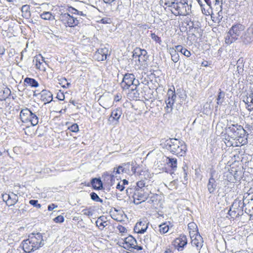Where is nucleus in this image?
<instances>
[{
    "label": "nucleus",
    "mask_w": 253,
    "mask_h": 253,
    "mask_svg": "<svg viewBox=\"0 0 253 253\" xmlns=\"http://www.w3.org/2000/svg\"><path fill=\"white\" fill-rule=\"evenodd\" d=\"M57 98L60 100H63L65 98L64 95L62 92H59L57 93Z\"/></svg>",
    "instance_id": "obj_56"
},
{
    "label": "nucleus",
    "mask_w": 253,
    "mask_h": 253,
    "mask_svg": "<svg viewBox=\"0 0 253 253\" xmlns=\"http://www.w3.org/2000/svg\"><path fill=\"white\" fill-rule=\"evenodd\" d=\"M122 114V112H111L108 121L110 124H116Z\"/></svg>",
    "instance_id": "obj_23"
},
{
    "label": "nucleus",
    "mask_w": 253,
    "mask_h": 253,
    "mask_svg": "<svg viewBox=\"0 0 253 253\" xmlns=\"http://www.w3.org/2000/svg\"><path fill=\"white\" fill-rule=\"evenodd\" d=\"M10 93V90L8 88H5L4 90H0V100H4Z\"/></svg>",
    "instance_id": "obj_36"
},
{
    "label": "nucleus",
    "mask_w": 253,
    "mask_h": 253,
    "mask_svg": "<svg viewBox=\"0 0 253 253\" xmlns=\"http://www.w3.org/2000/svg\"><path fill=\"white\" fill-rule=\"evenodd\" d=\"M135 53L139 54V57L138 60L139 63L141 65L146 62L148 58L147 52L145 49H141L139 48H136V52Z\"/></svg>",
    "instance_id": "obj_19"
},
{
    "label": "nucleus",
    "mask_w": 253,
    "mask_h": 253,
    "mask_svg": "<svg viewBox=\"0 0 253 253\" xmlns=\"http://www.w3.org/2000/svg\"><path fill=\"white\" fill-rule=\"evenodd\" d=\"M187 244V239L185 235H181L178 238L175 239L173 245L178 251H181Z\"/></svg>",
    "instance_id": "obj_10"
},
{
    "label": "nucleus",
    "mask_w": 253,
    "mask_h": 253,
    "mask_svg": "<svg viewBox=\"0 0 253 253\" xmlns=\"http://www.w3.org/2000/svg\"><path fill=\"white\" fill-rule=\"evenodd\" d=\"M232 209H233L230 207V210L228 211V214L232 217H238L243 214V213H240L239 211L236 214L237 211L234 210H232Z\"/></svg>",
    "instance_id": "obj_44"
},
{
    "label": "nucleus",
    "mask_w": 253,
    "mask_h": 253,
    "mask_svg": "<svg viewBox=\"0 0 253 253\" xmlns=\"http://www.w3.org/2000/svg\"><path fill=\"white\" fill-rule=\"evenodd\" d=\"M117 228L119 231V232L121 233H125L126 232V228L122 225H118V227H117Z\"/></svg>",
    "instance_id": "obj_54"
},
{
    "label": "nucleus",
    "mask_w": 253,
    "mask_h": 253,
    "mask_svg": "<svg viewBox=\"0 0 253 253\" xmlns=\"http://www.w3.org/2000/svg\"><path fill=\"white\" fill-rule=\"evenodd\" d=\"M107 176L108 179H110V182L109 183V184L111 186L114 184L115 182V177L117 176L115 175L114 173L109 174L108 172H106L104 174Z\"/></svg>",
    "instance_id": "obj_43"
},
{
    "label": "nucleus",
    "mask_w": 253,
    "mask_h": 253,
    "mask_svg": "<svg viewBox=\"0 0 253 253\" xmlns=\"http://www.w3.org/2000/svg\"><path fill=\"white\" fill-rule=\"evenodd\" d=\"M9 194L5 193L2 195V198L3 201L5 202L7 204V202L9 201Z\"/></svg>",
    "instance_id": "obj_55"
},
{
    "label": "nucleus",
    "mask_w": 253,
    "mask_h": 253,
    "mask_svg": "<svg viewBox=\"0 0 253 253\" xmlns=\"http://www.w3.org/2000/svg\"><path fill=\"white\" fill-rule=\"evenodd\" d=\"M150 192L148 189L141 190L138 189V190H135L133 196L134 203L138 205L147 200L149 195H150Z\"/></svg>",
    "instance_id": "obj_6"
},
{
    "label": "nucleus",
    "mask_w": 253,
    "mask_h": 253,
    "mask_svg": "<svg viewBox=\"0 0 253 253\" xmlns=\"http://www.w3.org/2000/svg\"><path fill=\"white\" fill-rule=\"evenodd\" d=\"M244 206V201L237 198L234 200L231 207L233 210L239 211L240 213H243Z\"/></svg>",
    "instance_id": "obj_18"
},
{
    "label": "nucleus",
    "mask_w": 253,
    "mask_h": 253,
    "mask_svg": "<svg viewBox=\"0 0 253 253\" xmlns=\"http://www.w3.org/2000/svg\"><path fill=\"white\" fill-rule=\"evenodd\" d=\"M33 63L35 64L37 69L42 71H45L46 64L42 56L40 55L35 56Z\"/></svg>",
    "instance_id": "obj_12"
},
{
    "label": "nucleus",
    "mask_w": 253,
    "mask_h": 253,
    "mask_svg": "<svg viewBox=\"0 0 253 253\" xmlns=\"http://www.w3.org/2000/svg\"><path fill=\"white\" fill-rule=\"evenodd\" d=\"M122 98V95L120 93H117L115 95L114 100L116 101H119Z\"/></svg>",
    "instance_id": "obj_60"
},
{
    "label": "nucleus",
    "mask_w": 253,
    "mask_h": 253,
    "mask_svg": "<svg viewBox=\"0 0 253 253\" xmlns=\"http://www.w3.org/2000/svg\"><path fill=\"white\" fill-rule=\"evenodd\" d=\"M82 212H83V214L86 215V216H91L93 215V212L90 210V209H84L82 211Z\"/></svg>",
    "instance_id": "obj_51"
},
{
    "label": "nucleus",
    "mask_w": 253,
    "mask_h": 253,
    "mask_svg": "<svg viewBox=\"0 0 253 253\" xmlns=\"http://www.w3.org/2000/svg\"><path fill=\"white\" fill-rule=\"evenodd\" d=\"M191 238V244L192 246L196 247L198 250H199L203 246V240L202 236L199 234H195L193 237V235L190 236Z\"/></svg>",
    "instance_id": "obj_14"
},
{
    "label": "nucleus",
    "mask_w": 253,
    "mask_h": 253,
    "mask_svg": "<svg viewBox=\"0 0 253 253\" xmlns=\"http://www.w3.org/2000/svg\"><path fill=\"white\" fill-rule=\"evenodd\" d=\"M120 241V243L123 245V247L126 249L129 250L130 248H135L137 244L136 240L132 236L129 235L125 238L124 240L122 239Z\"/></svg>",
    "instance_id": "obj_11"
},
{
    "label": "nucleus",
    "mask_w": 253,
    "mask_h": 253,
    "mask_svg": "<svg viewBox=\"0 0 253 253\" xmlns=\"http://www.w3.org/2000/svg\"><path fill=\"white\" fill-rule=\"evenodd\" d=\"M69 129L72 132H76L79 131V126L77 124H74L72 125Z\"/></svg>",
    "instance_id": "obj_48"
},
{
    "label": "nucleus",
    "mask_w": 253,
    "mask_h": 253,
    "mask_svg": "<svg viewBox=\"0 0 253 253\" xmlns=\"http://www.w3.org/2000/svg\"><path fill=\"white\" fill-rule=\"evenodd\" d=\"M175 48L178 52H181L182 54L187 57H190L191 55L190 51L188 50L185 48L183 47L181 45H177L175 46Z\"/></svg>",
    "instance_id": "obj_32"
},
{
    "label": "nucleus",
    "mask_w": 253,
    "mask_h": 253,
    "mask_svg": "<svg viewBox=\"0 0 253 253\" xmlns=\"http://www.w3.org/2000/svg\"><path fill=\"white\" fill-rule=\"evenodd\" d=\"M94 57L98 61H103L106 60L107 58L106 56H104V55H101L100 54H99L98 53H95Z\"/></svg>",
    "instance_id": "obj_50"
},
{
    "label": "nucleus",
    "mask_w": 253,
    "mask_h": 253,
    "mask_svg": "<svg viewBox=\"0 0 253 253\" xmlns=\"http://www.w3.org/2000/svg\"><path fill=\"white\" fill-rule=\"evenodd\" d=\"M57 207V206L54 204H50L49 205H48V210L49 211H52L53 209H54L55 208H56Z\"/></svg>",
    "instance_id": "obj_59"
},
{
    "label": "nucleus",
    "mask_w": 253,
    "mask_h": 253,
    "mask_svg": "<svg viewBox=\"0 0 253 253\" xmlns=\"http://www.w3.org/2000/svg\"><path fill=\"white\" fill-rule=\"evenodd\" d=\"M220 14H222V10L221 9L218 12V17H217V18L219 22L222 18V16Z\"/></svg>",
    "instance_id": "obj_61"
},
{
    "label": "nucleus",
    "mask_w": 253,
    "mask_h": 253,
    "mask_svg": "<svg viewBox=\"0 0 253 253\" xmlns=\"http://www.w3.org/2000/svg\"><path fill=\"white\" fill-rule=\"evenodd\" d=\"M40 17L45 20H54L55 16L51 12L44 11L40 14Z\"/></svg>",
    "instance_id": "obj_28"
},
{
    "label": "nucleus",
    "mask_w": 253,
    "mask_h": 253,
    "mask_svg": "<svg viewBox=\"0 0 253 253\" xmlns=\"http://www.w3.org/2000/svg\"><path fill=\"white\" fill-rule=\"evenodd\" d=\"M189 6L185 0H175L169 10L175 15H186Z\"/></svg>",
    "instance_id": "obj_4"
},
{
    "label": "nucleus",
    "mask_w": 253,
    "mask_h": 253,
    "mask_svg": "<svg viewBox=\"0 0 253 253\" xmlns=\"http://www.w3.org/2000/svg\"><path fill=\"white\" fill-rule=\"evenodd\" d=\"M116 188L120 191H122L124 189L125 187L123 186V184H121L120 182H119L116 186Z\"/></svg>",
    "instance_id": "obj_58"
},
{
    "label": "nucleus",
    "mask_w": 253,
    "mask_h": 253,
    "mask_svg": "<svg viewBox=\"0 0 253 253\" xmlns=\"http://www.w3.org/2000/svg\"><path fill=\"white\" fill-rule=\"evenodd\" d=\"M41 99L42 101L49 103L52 100V94L48 90H43L41 93Z\"/></svg>",
    "instance_id": "obj_22"
},
{
    "label": "nucleus",
    "mask_w": 253,
    "mask_h": 253,
    "mask_svg": "<svg viewBox=\"0 0 253 253\" xmlns=\"http://www.w3.org/2000/svg\"><path fill=\"white\" fill-rule=\"evenodd\" d=\"M29 203L38 209H40L42 207L41 205L38 204V201L36 200H31L29 201Z\"/></svg>",
    "instance_id": "obj_46"
},
{
    "label": "nucleus",
    "mask_w": 253,
    "mask_h": 253,
    "mask_svg": "<svg viewBox=\"0 0 253 253\" xmlns=\"http://www.w3.org/2000/svg\"><path fill=\"white\" fill-rule=\"evenodd\" d=\"M4 52L5 49L3 47L0 46V55L4 54Z\"/></svg>",
    "instance_id": "obj_63"
},
{
    "label": "nucleus",
    "mask_w": 253,
    "mask_h": 253,
    "mask_svg": "<svg viewBox=\"0 0 253 253\" xmlns=\"http://www.w3.org/2000/svg\"><path fill=\"white\" fill-rule=\"evenodd\" d=\"M22 16L26 19H29L31 17L30 8L29 5H23L21 7Z\"/></svg>",
    "instance_id": "obj_24"
},
{
    "label": "nucleus",
    "mask_w": 253,
    "mask_h": 253,
    "mask_svg": "<svg viewBox=\"0 0 253 253\" xmlns=\"http://www.w3.org/2000/svg\"><path fill=\"white\" fill-rule=\"evenodd\" d=\"M245 29V26L241 24H237L234 25L232 26L231 29L229 30L230 34H232L237 39L238 37L241 35L242 31Z\"/></svg>",
    "instance_id": "obj_13"
},
{
    "label": "nucleus",
    "mask_w": 253,
    "mask_h": 253,
    "mask_svg": "<svg viewBox=\"0 0 253 253\" xmlns=\"http://www.w3.org/2000/svg\"><path fill=\"white\" fill-rule=\"evenodd\" d=\"M91 183L94 189L100 190L103 188L102 182L100 178H94L92 179Z\"/></svg>",
    "instance_id": "obj_25"
},
{
    "label": "nucleus",
    "mask_w": 253,
    "mask_h": 253,
    "mask_svg": "<svg viewBox=\"0 0 253 253\" xmlns=\"http://www.w3.org/2000/svg\"><path fill=\"white\" fill-rule=\"evenodd\" d=\"M30 22L33 24H37L39 21V17L38 15H35L34 14L31 15Z\"/></svg>",
    "instance_id": "obj_49"
},
{
    "label": "nucleus",
    "mask_w": 253,
    "mask_h": 253,
    "mask_svg": "<svg viewBox=\"0 0 253 253\" xmlns=\"http://www.w3.org/2000/svg\"><path fill=\"white\" fill-rule=\"evenodd\" d=\"M138 189L141 190L148 189L147 186H146V182L145 180H140L136 183L135 190H138Z\"/></svg>",
    "instance_id": "obj_37"
},
{
    "label": "nucleus",
    "mask_w": 253,
    "mask_h": 253,
    "mask_svg": "<svg viewBox=\"0 0 253 253\" xmlns=\"http://www.w3.org/2000/svg\"><path fill=\"white\" fill-rule=\"evenodd\" d=\"M242 61L243 60H242L241 61V60L239 59L238 60V61H237V71L238 72V73H240L241 72H242L243 71V67L242 66V65H240V64H242Z\"/></svg>",
    "instance_id": "obj_52"
},
{
    "label": "nucleus",
    "mask_w": 253,
    "mask_h": 253,
    "mask_svg": "<svg viewBox=\"0 0 253 253\" xmlns=\"http://www.w3.org/2000/svg\"><path fill=\"white\" fill-rule=\"evenodd\" d=\"M188 228L189 230L190 235H193V237L195 234H199L197 225L194 222H190L188 224Z\"/></svg>",
    "instance_id": "obj_27"
},
{
    "label": "nucleus",
    "mask_w": 253,
    "mask_h": 253,
    "mask_svg": "<svg viewBox=\"0 0 253 253\" xmlns=\"http://www.w3.org/2000/svg\"><path fill=\"white\" fill-rule=\"evenodd\" d=\"M241 39L245 44H249L253 42V23L251 25L241 36Z\"/></svg>",
    "instance_id": "obj_9"
},
{
    "label": "nucleus",
    "mask_w": 253,
    "mask_h": 253,
    "mask_svg": "<svg viewBox=\"0 0 253 253\" xmlns=\"http://www.w3.org/2000/svg\"><path fill=\"white\" fill-rule=\"evenodd\" d=\"M54 221L56 223H62L64 222V218L62 215H59L54 219Z\"/></svg>",
    "instance_id": "obj_53"
},
{
    "label": "nucleus",
    "mask_w": 253,
    "mask_h": 253,
    "mask_svg": "<svg viewBox=\"0 0 253 253\" xmlns=\"http://www.w3.org/2000/svg\"><path fill=\"white\" fill-rule=\"evenodd\" d=\"M226 132L228 136L234 140H239L240 138L246 136V131L243 127L238 124H233L226 128Z\"/></svg>",
    "instance_id": "obj_3"
},
{
    "label": "nucleus",
    "mask_w": 253,
    "mask_h": 253,
    "mask_svg": "<svg viewBox=\"0 0 253 253\" xmlns=\"http://www.w3.org/2000/svg\"><path fill=\"white\" fill-rule=\"evenodd\" d=\"M90 198L92 200L95 201V202H100L101 203H103V200L101 199V198H100L99 197V196H98V195L95 193V192H91L90 194Z\"/></svg>",
    "instance_id": "obj_42"
},
{
    "label": "nucleus",
    "mask_w": 253,
    "mask_h": 253,
    "mask_svg": "<svg viewBox=\"0 0 253 253\" xmlns=\"http://www.w3.org/2000/svg\"><path fill=\"white\" fill-rule=\"evenodd\" d=\"M106 219L104 216H100L96 221V226L102 230L107 225V221L105 220Z\"/></svg>",
    "instance_id": "obj_26"
},
{
    "label": "nucleus",
    "mask_w": 253,
    "mask_h": 253,
    "mask_svg": "<svg viewBox=\"0 0 253 253\" xmlns=\"http://www.w3.org/2000/svg\"><path fill=\"white\" fill-rule=\"evenodd\" d=\"M173 227V224L169 221L165 222L160 224L159 226V231L160 234H164L168 232L169 229Z\"/></svg>",
    "instance_id": "obj_21"
},
{
    "label": "nucleus",
    "mask_w": 253,
    "mask_h": 253,
    "mask_svg": "<svg viewBox=\"0 0 253 253\" xmlns=\"http://www.w3.org/2000/svg\"><path fill=\"white\" fill-rule=\"evenodd\" d=\"M168 98L167 100H171V101H175L176 99V94L175 93V88L172 86V89H169L167 93Z\"/></svg>",
    "instance_id": "obj_31"
},
{
    "label": "nucleus",
    "mask_w": 253,
    "mask_h": 253,
    "mask_svg": "<svg viewBox=\"0 0 253 253\" xmlns=\"http://www.w3.org/2000/svg\"><path fill=\"white\" fill-rule=\"evenodd\" d=\"M177 50L175 49H170V53L171 54V60L175 63L177 62L179 60V55Z\"/></svg>",
    "instance_id": "obj_35"
},
{
    "label": "nucleus",
    "mask_w": 253,
    "mask_h": 253,
    "mask_svg": "<svg viewBox=\"0 0 253 253\" xmlns=\"http://www.w3.org/2000/svg\"><path fill=\"white\" fill-rule=\"evenodd\" d=\"M129 163H125L118 168H114L113 173L115 174L127 173L129 170Z\"/></svg>",
    "instance_id": "obj_17"
},
{
    "label": "nucleus",
    "mask_w": 253,
    "mask_h": 253,
    "mask_svg": "<svg viewBox=\"0 0 253 253\" xmlns=\"http://www.w3.org/2000/svg\"><path fill=\"white\" fill-rule=\"evenodd\" d=\"M24 82L32 87H36L39 86V83L34 79L26 78L24 80Z\"/></svg>",
    "instance_id": "obj_34"
},
{
    "label": "nucleus",
    "mask_w": 253,
    "mask_h": 253,
    "mask_svg": "<svg viewBox=\"0 0 253 253\" xmlns=\"http://www.w3.org/2000/svg\"><path fill=\"white\" fill-rule=\"evenodd\" d=\"M44 245V240L42 233H31L28 238L22 242V246L24 251L30 253L34 252Z\"/></svg>",
    "instance_id": "obj_1"
},
{
    "label": "nucleus",
    "mask_w": 253,
    "mask_h": 253,
    "mask_svg": "<svg viewBox=\"0 0 253 253\" xmlns=\"http://www.w3.org/2000/svg\"><path fill=\"white\" fill-rule=\"evenodd\" d=\"M59 20L62 22L66 27H75L78 25L80 20L77 17L70 15L68 13H61Z\"/></svg>",
    "instance_id": "obj_5"
},
{
    "label": "nucleus",
    "mask_w": 253,
    "mask_h": 253,
    "mask_svg": "<svg viewBox=\"0 0 253 253\" xmlns=\"http://www.w3.org/2000/svg\"><path fill=\"white\" fill-rule=\"evenodd\" d=\"M139 84V81L135 80L133 74H126L123 78L121 86L123 89H128L131 85L137 86Z\"/></svg>",
    "instance_id": "obj_7"
},
{
    "label": "nucleus",
    "mask_w": 253,
    "mask_h": 253,
    "mask_svg": "<svg viewBox=\"0 0 253 253\" xmlns=\"http://www.w3.org/2000/svg\"><path fill=\"white\" fill-rule=\"evenodd\" d=\"M237 40V39L228 31L225 38V42L227 44H230Z\"/></svg>",
    "instance_id": "obj_33"
},
{
    "label": "nucleus",
    "mask_w": 253,
    "mask_h": 253,
    "mask_svg": "<svg viewBox=\"0 0 253 253\" xmlns=\"http://www.w3.org/2000/svg\"><path fill=\"white\" fill-rule=\"evenodd\" d=\"M95 53L100 54L101 55H104V56L107 57L108 55V49L106 47L101 48L99 49Z\"/></svg>",
    "instance_id": "obj_45"
},
{
    "label": "nucleus",
    "mask_w": 253,
    "mask_h": 253,
    "mask_svg": "<svg viewBox=\"0 0 253 253\" xmlns=\"http://www.w3.org/2000/svg\"><path fill=\"white\" fill-rule=\"evenodd\" d=\"M207 189L208 191L211 194H213L215 190L216 189L217 183L215 179L213 178V174H211V177H210L208 183L207 184Z\"/></svg>",
    "instance_id": "obj_16"
},
{
    "label": "nucleus",
    "mask_w": 253,
    "mask_h": 253,
    "mask_svg": "<svg viewBox=\"0 0 253 253\" xmlns=\"http://www.w3.org/2000/svg\"><path fill=\"white\" fill-rule=\"evenodd\" d=\"M175 101H171V100H166V107H165L167 109H170L171 110L173 109L172 105H173Z\"/></svg>",
    "instance_id": "obj_47"
},
{
    "label": "nucleus",
    "mask_w": 253,
    "mask_h": 253,
    "mask_svg": "<svg viewBox=\"0 0 253 253\" xmlns=\"http://www.w3.org/2000/svg\"><path fill=\"white\" fill-rule=\"evenodd\" d=\"M160 196L154 193L150 192V195L147 199V203L151 204L153 207L156 208L160 201Z\"/></svg>",
    "instance_id": "obj_15"
},
{
    "label": "nucleus",
    "mask_w": 253,
    "mask_h": 253,
    "mask_svg": "<svg viewBox=\"0 0 253 253\" xmlns=\"http://www.w3.org/2000/svg\"><path fill=\"white\" fill-rule=\"evenodd\" d=\"M151 38L156 42H158L160 40V38L157 36L155 33H152L151 34Z\"/></svg>",
    "instance_id": "obj_57"
},
{
    "label": "nucleus",
    "mask_w": 253,
    "mask_h": 253,
    "mask_svg": "<svg viewBox=\"0 0 253 253\" xmlns=\"http://www.w3.org/2000/svg\"><path fill=\"white\" fill-rule=\"evenodd\" d=\"M68 11L73 14L81 15L83 16H86V10H80L73 7H70L69 8Z\"/></svg>",
    "instance_id": "obj_30"
},
{
    "label": "nucleus",
    "mask_w": 253,
    "mask_h": 253,
    "mask_svg": "<svg viewBox=\"0 0 253 253\" xmlns=\"http://www.w3.org/2000/svg\"><path fill=\"white\" fill-rule=\"evenodd\" d=\"M148 228V223L145 221H140L137 223L134 230L138 233H144Z\"/></svg>",
    "instance_id": "obj_20"
},
{
    "label": "nucleus",
    "mask_w": 253,
    "mask_h": 253,
    "mask_svg": "<svg viewBox=\"0 0 253 253\" xmlns=\"http://www.w3.org/2000/svg\"><path fill=\"white\" fill-rule=\"evenodd\" d=\"M164 147L178 157L184 156L187 151L185 143L182 140L176 138L166 140L164 144Z\"/></svg>",
    "instance_id": "obj_2"
},
{
    "label": "nucleus",
    "mask_w": 253,
    "mask_h": 253,
    "mask_svg": "<svg viewBox=\"0 0 253 253\" xmlns=\"http://www.w3.org/2000/svg\"><path fill=\"white\" fill-rule=\"evenodd\" d=\"M136 48L133 51V58H138V59H139V55L138 54H136Z\"/></svg>",
    "instance_id": "obj_62"
},
{
    "label": "nucleus",
    "mask_w": 253,
    "mask_h": 253,
    "mask_svg": "<svg viewBox=\"0 0 253 253\" xmlns=\"http://www.w3.org/2000/svg\"><path fill=\"white\" fill-rule=\"evenodd\" d=\"M225 97V93L223 91H220L217 96V98H216V103L217 105H221L222 103L224 101Z\"/></svg>",
    "instance_id": "obj_38"
},
{
    "label": "nucleus",
    "mask_w": 253,
    "mask_h": 253,
    "mask_svg": "<svg viewBox=\"0 0 253 253\" xmlns=\"http://www.w3.org/2000/svg\"><path fill=\"white\" fill-rule=\"evenodd\" d=\"M167 164L173 169L177 168V160L175 158H168Z\"/></svg>",
    "instance_id": "obj_41"
},
{
    "label": "nucleus",
    "mask_w": 253,
    "mask_h": 253,
    "mask_svg": "<svg viewBox=\"0 0 253 253\" xmlns=\"http://www.w3.org/2000/svg\"><path fill=\"white\" fill-rule=\"evenodd\" d=\"M175 0H160V4L163 6H167L169 9L171 8V6H172L173 2H175Z\"/></svg>",
    "instance_id": "obj_40"
},
{
    "label": "nucleus",
    "mask_w": 253,
    "mask_h": 253,
    "mask_svg": "<svg viewBox=\"0 0 253 253\" xmlns=\"http://www.w3.org/2000/svg\"><path fill=\"white\" fill-rule=\"evenodd\" d=\"M20 117L23 122H30L33 126L38 124V117L33 112H20Z\"/></svg>",
    "instance_id": "obj_8"
},
{
    "label": "nucleus",
    "mask_w": 253,
    "mask_h": 253,
    "mask_svg": "<svg viewBox=\"0 0 253 253\" xmlns=\"http://www.w3.org/2000/svg\"><path fill=\"white\" fill-rule=\"evenodd\" d=\"M136 86H135V88L132 87L131 91L129 92V96L132 98L133 99H137L139 98V93L138 91L136 89Z\"/></svg>",
    "instance_id": "obj_39"
},
{
    "label": "nucleus",
    "mask_w": 253,
    "mask_h": 253,
    "mask_svg": "<svg viewBox=\"0 0 253 253\" xmlns=\"http://www.w3.org/2000/svg\"><path fill=\"white\" fill-rule=\"evenodd\" d=\"M251 212H252V210L250 209H248L247 208H246L245 209V212L247 213L248 214H249L250 216V214H252L251 213Z\"/></svg>",
    "instance_id": "obj_64"
},
{
    "label": "nucleus",
    "mask_w": 253,
    "mask_h": 253,
    "mask_svg": "<svg viewBox=\"0 0 253 253\" xmlns=\"http://www.w3.org/2000/svg\"><path fill=\"white\" fill-rule=\"evenodd\" d=\"M9 201L7 202V205L11 206L14 205L18 201V197L17 195L13 192L9 194Z\"/></svg>",
    "instance_id": "obj_29"
}]
</instances>
